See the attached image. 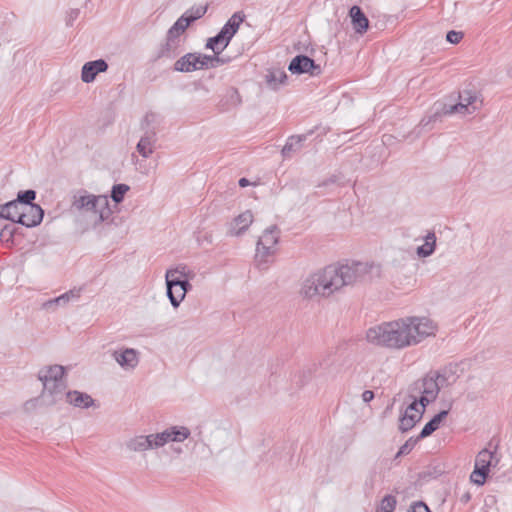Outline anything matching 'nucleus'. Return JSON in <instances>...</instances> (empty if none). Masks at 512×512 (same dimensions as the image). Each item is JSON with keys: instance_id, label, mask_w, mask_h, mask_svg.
Here are the masks:
<instances>
[{"instance_id": "nucleus-49", "label": "nucleus", "mask_w": 512, "mask_h": 512, "mask_svg": "<svg viewBox=\"0 0 512 512\" xmlns=\"http://www.w3.org/2000/svg\"><path fill=\"white\" fill-rule=\"evenodd\" d=\"M439 117V114L438 113H435L433 116H431L429 118V120L427 122L424 123V120L421 121V125L423 126H426L427 124H429L431 121H436L437 118Z\"/></svg>"}, {"instance_id": "nucleus-11", "label": "nucleus", "mask_w": 512, "mask_h": 512, "mask_svg": "<svg viewBox=\"0 0 512 512\" xmlns=\"http://www.w3.org/2000/svg\"><path fill=\"white\" fill-rule=\"evenodd\" d=\"M191 432L185 426H171L160 433H156L160 447L169 442H183L189 438Z\"/></svg>"}, {"instance_id": "nucleus-43", "label": "nucleus", "mask_w": 512, "mask_h": 512, "mask_svg": "<svg viewBox=\"0 0 512 512\" xmlns=\"http://www.w3.org/2000/svg\"><path fill=\"white\" fill-rule=\"evenodd\" d=\"M183 33L184 32H180V29L178 27L172 25L166 34V38L174 41H180L179 38Z\"/></svg>"}, {"instance_id": "nucleus-42", "label": "nucleus", "mask_w": 512, "mask_h": 512, "mask_svg": "<svg viewBox=\"0 0 512 512\" xmlns=\"http://www.w3.org/2000/svg\"><path fill=\"white\" fill-rule=\"evenodd\" d=\"M14 231H15V228L13 225H6L1 230L0 237L5 241L12 240V238L14 236Z\"/></svg>"}, {"instance_id": "nucleus-25", "label": "nucleus", "mask_w": 512, "mask_h": 512, "mask_svg": "<svg viewBox=\"0 0 512 512\" xmlns=\"http://www.w3.org/2000/svg\"><path fill=\"white\" fill-rule=\"evenodd\" d=\"M287 79L286 72L281 69L270 70L266 75V83L273 90L279 89L281 85L286 83Z\"/></svg>"}, {"instance_id": "nucleus-51", "label": "nucleus", "mask_w": 512, "mask_h": 512, "mask_svg": "<svg viewBox=\"0 0 512 512\" xmlns=\"http://www.w3.org/2000/svg\"><path fill=\"white\" fill-rule=\"evenodd\" d=\"M178 293H179V287L174 288V294H178Z\"/></svg>"}, {"instance_id": "nucleus-9", "label": "nucleus", "mask_w": 512, "mask_h": 512, "mask_svg": "<svg viewBox=\"0 0 512 512\" xmlns=\"http://www.w3.org/2000/svg\"><path fill=\"white\" fill-rule=\"evenodd\" d=\"M292 74L309 73L311 76H317L321 73V68L315 61L306 55L295 56L288 66Z\"/></svg>"}, {"instance_id": "nucleus-47", "label": "nucleus", "mask_w": 512, "mask_h": 512, "mask_svg": "<svg viewBox=\"0 0 512 512\" xmlns=\"http://www.w3.org/2000/svg\"><path fill=\"white\" fill-rule=\"evenodd\" d=\"M231 99L236 103V104H240L241 102V99H240V95L238 93V91L236 89H232L231 90Z\"/></svg>"}, {"instance_id": "nucleus-33", "label": "nucleus", "mask_w": 512, "mask_h": 512, "mask_svg": "<svg viewBox=\"0 0 512 512\" xmlns=\"http://www.w3.org/2000/svg\"><path fill=\"white\" fill-rule=\"evenodd\" d=\"M192 60L194 62L195 71L209 68V55L192 52Z\"/></svg>"}, {"instance_id": "nucleus-22", "label": "nucleus", "mask_w": 512, "mask_h": 512, "mask_svg": "<svg viewBox=\"0 0 512 512\" xmlns=\"http://www.w3.org/2000/svg\"><path fill=\"white\" fill-rule=\"evenodd\" d=\"M451 407L452 402L448 404L447 409L440 411L429 422H427L425 426L422 428L420 434L418 435V439H424L430 436L433 432H435L440 427L442 421L447 417Z\"/></svg>"}, {"instance_id": "nucleus-36", "label": "nucleus", "mask_w": 512, "mask_h": 512, "mask_svg": "<svg viewBox=\"0 0 512 512\" xmlns=\"http://www.w3.org/2000/svg\"><path fill=\"white\" fill-rule=\"evenodd\" d=\"M207 12V6H197L192 7L185 12L186 16L189 17L190 21L193 23L194 21L202 18Z\"/></svg>"}, {"instance_id": "nucleus-31", "label": "nucleus", "mask_w": 512, "mask_h": 512, "mask_svg": "<svg viewBox=\"0 0 512 512\" xmlns=\"http://www.w3.org/2000/svg\"><path fill=\"white\" fill-rule=\"evenodd\" d=\"M130 190V187L127 184H115L111 189V199L119 204L123 201L125 194Z\"/></svg>"}, {"instance_id": "nucleus-38", "label": "nucleus", "mask_w": 512, "mask_h": 512, "mask_svg": "<svg viewBox=\"0 0 512 512\" xmlns=\"http://www.w3.org/2000/svg\"><path fill=\"white\" fill-rule=\"evenodd\" d=\"M231 61L230 57L223 56L221 57L220 54H215L210 56L209 55V68H217L221 65L227 64Z\"/></svg>"}, {"instance_id": "nucleus-3", "label": "nucleus", "mask_w": 512, "mask_h": 512, "mask_svg": "<svg viewBox=\"0 0 512 512\" xmlns=\"http://www.w3.org/2000/svg\"><path fill=\"white\" fill-rule=\"evenodd\" d=\"M65 373V367L57 364L39 370L38 379L43 385L42 397L47 405H55L63 399L67 389Z\"/></svg>"}, {"instance_id": "nucleus-10", "label": "nucleus", "mask_w": 512, "mask_h": 512, "mask_svg": "<svg viewBox=\"0 0 512 512\" xmlns=\"http://www.w3.org/2000/svg\"><path fill=\"white\" fill-rule=\"evenodd\" d=\"M126 447L131 452H145L147 450L161 448L156 433L136 435L126 442Z\"/></svg>"}, {"instance_id": "nucleus-5", "label": "nucleus", "mask_w": 512, "mask_h": 512, "mask_svg": "<svg viewBox=\"0 0 512 512\" xmlns=\"http://www.w3.org/2000/svg\"><path fill=\"white\" fill-rule=\"evenodd\" d=\"M280 238V229L272 225L264 230L256 244L255 262L259 269H267L273 262Z\"/></svg>"}, {"instance_id": "nucleus-16", "label": "nucleus", "mask_w": 512, "mask_h": 512, "mask_svg": "<svg viewBox=\"0 0 512 512\" xmlns=\"http://www.w3.org/2000/svg\"><path fill=\"white\" fill-rule=\"evenodd\" d=\"M108 63L104 59H97L94 61L86 62L82 66L81 80L84 83H91L95 80L99 73H104L108 70Z\"/></svg>"}, {"instance_id": "nucleus-26", "label": "nucleus", "mask_w": 512, "mask_h": 512, "mask_svg": "<svg viewBox=\"0 0 512 512\" xmlns=\"http://www.w3.org/2000/svg\"><path fill=\"white\" fill-rule=\"evenodd\" d=\"M306 140V135L291 136L288 138L286 144L281 150V154L284 158L291 157L292 153L298 151L303 141Z\"/></svg>"}, {"instance_id": "nucleus-44", "label": "nucleus", "mask_w": 512, "mask_h": 512, "mask_svg": "<svg viewBox=\"0 0 512 512\" xmlns=\"http://www.w3.org/2000/svg\"><path fill=\"white\" fill-rule=\"evenodd\" d=\"M407 512H431L429 507L422 501L415 502Z\"/></svg>"}, {"instance_id": "nucleus-30", "label": "nucleus", "mask_w": 512, "mask_h": 512, "mask_svg": "<svg viewBox=\"0 0 512 512\" xmlns=\"http://www.w3.org/2000/svg\"><path fill=\"white\" fill-rule=\"evenodd\" d=\"M493 457L494 454L491 451L483 449L477 454L474 466L489 473Z\"/></svg>"}, {"instance_id": "nucleus-29", "label": "nucleus", "mask_w": 512, "mask_h": 512, "mask_svg": "<svg viewBox=\"0 0 512 512\" xmlns=\"http://www.w3.org/2000/svg\"><path fill=\"white\" fill-rule=\"evenodd\" d=\"M82 292V288H73L64 294L56 297L53 300H50L45 303V306L51 305V304H58V305H65L71 300H77L80 298Z\"/></svg>"}, {"instance_id": "nucleus-40", "label": "nucleus", "mask_w": 512, "mask_h": 512, "mask_svg": "<svg viewBox=\"0 0 512 512\" xmlns=\"http://www.w3.org/2000/svg\"><path fill=\"white\" fill-rule=\"evenodd\" d=\"M191 23L192 22L190 21L189 17L186 16V14L184 13L176 20V22L173 25L178 27L180 29V32H185V30L189 27Z\"/></svg>"}, {"instance_id": "nucleus-34", "label": "nucleus", "mask_w": 512, "mask_h": 512, "mask_svg": "<svg viewBox=\"0 0 512 512\" xmlns=\"http://www.w3.org/2000/svg\"><path fill=\"white\" fill-rule=\"evenodd\" d=\"M396 504L397 500L393 495H386L380 503L379 510L380 512H394Z\"/></svg>"}, {"instance_id": "nucleus-27", "label": "nucleus", "mask_w": 512, "mask_h": 512, "mask_svg": "<svg viewBox=\"0 0 512 512\" xmlns=\"http://www.w3.org/2000/svg\"><path fill=\"white\" fill-rule=\"evenodd\" d=\"M173 70L181 73H191L195 71L194 62L192 60V52L186 53L178 58L173 65Z\"/></svg>"}, {"instance_id": "nucleus-12", "label": "nucleus", "mask_w": 512, "mask_h": 512, "mask_svg": "<svg viewBox=\"0 0 512 512\" xmlns=\"http://www.w3.org/2000/svg\"><path fill=\"white\" fill-rule=\"evenodd\" d=\"M44 216V210L39 205H24L21 211L19 224L31 228L38 226Z\"/></svg>"}, {"instance_id": "nucleus-2", "label": "nucleus", "mask_w": 512, "mask_h": 512, "mask_svg": "<svg viewBox=\"0 0 512 512\" xmlns=\"http://www.w3.org/2000/svg\"><path fill=\"white\" fill-rule=\"evenodd\" d=\"M369 270L370 266L362 262L328 265L303 282L301 294L306 298L330 297L344 286L363 281Z\"/></svg>"}, {"instance_id": "nucleus-14", "label": "nucleus", "mask_w": 512, "mask_h": 512, "mask_svg": "<svg viewBox=\"0 0 512 512\" xmlns=\"http://www.w3.org/2000/svg\"><path fill=\"white\" fill-rule=\"evenodd\" d=\"M416 402H412L407 406L404 413L399 419V430L407 432L411 430L421 419L422 412L415 406Z\"/></svg>"}, {"instance_id": "nucleus-37", "label": "nucleus", "mask_w": 512, "mask_h": 512, "mask_svg": "<svg viewBox=\"0 0 512 512\" xmlns=\"http://www.w3.org/2000/svg\"><path fill=\"white\" fill-rule=\"evenodd\" d=\"M412 402H416V407L424 414L427 405L436 400V398H430L428 394H421L420 398L417 399L414 396H410Z\"/></svg>"}, {"instance_id": "nucleus-21", "label": "nucleus", "mask_w": 512, "mask_h": 512, "mask_svg": "<svg viewBox=\"0 0 512 512\" xmlns=\"http://www.w3.org/2000/svg\"><path fill=\"white\" fill-rule=\"evenodd\" d=\"M253 222V214L251 211L247 210L241 214H239L233 221L230 226L229 234L231 236H239L244 231L248 229V227Z\"/></svg>"}, {"instance_id": "nucleus-35", "label": "nucleus", "mask_w": 512, "mask_h": 512, "mask_svg": "<svg viewBox=\"0 0 512 512\" xmlns=\"http://www.w3.org/2000/svg\"><path fill=\"white\" fill-rule=\"evenodd\" d=\"M487 476H488V472H486L483 469L476 468L474 466V470L472 471V473L470 475V480L474 484L481 486L485 483Z\"/></svg>"}, {"instance_id": "nucleus-45", "label": "nucleus", "mask_w": 512, "mask_h": 512, "mask_svg": "<svg viewBox=\"0 0 512 512\" xmlns=\"http://www.w3.org/2000/svg\"><path fill=\"white\" fill-rule=\"evenodd\" d=\"M80 10L79 9H71L66 17V25L72 26L74 21L79 17Z\"/></svg>"}, {"instance_id": "nucleus-48", "label": "nucleus", "mask_w": 512, "mask_h": 512, "mask_svg": "<svg viewBox=\"0 0 512 512\" xmlns=\"http://www.w3.org/2000/svg\"><path fill=\"white\" fill-rule=\"evenodd\" d=\"M471 499V494L470 492L466 491L464 492L461 496H460V502L463 503V504H466L470 501Z\"/></svg>"}, {"instance_id": "nucleus-6", "label": "nucleus", "mask_w": 512, "mask_h": 512, "mask_svg": "<svg viewBox=\"0 0 512 512\" xmlns=\"http://www.w3.org/2000/svg\"><path fill=\"white\" fill-rule=\"evenodd\" d=\"M245 17L243 12H235L215 36L207 39L205 48L212 50L215 54H221L230 44Z\"/></svg>"}, {"instance_id": "nucleus-8", "label": "nucleus", "mask_w": 512, "mask_h": 512, "mask_svg": "<svg viewBox=\"0 0 512 512\" xmlns=\"http://www.w3.org/2000/svg\"><path fill=\"white\" fill-rule=\"evenodd\" d=\"M447 378L439 372H430L421 381L415 383V389L421 394H428L430 398H437L441 387L445 385Z\"/></svg>"}, {"instance_id": "nucleus-17", "label": "nucleus", "mask_w": 512, "mask_h": 512, "mask_svg": "<svg viewBox=\"0 0 512 512\" xmlns=\"http://www.w3.org/2000/svg\"><path fill=\"white\" fill-rule=\"evenodd\" d=\"M191 273V270L184 264H180L174 268L167 269L165 274L167 287L166 294H172V289L176 288V284L172 283L173 279L177 281L183 280L185 278H190Z\"/></svg>"}, {"instance_id": "nucleus-13", "label": "nucleus", "mask_w": 512, "mask_h": 512, "mask_svg": "<svg viewBox=\"0 0 512 512\" xmlns=\"http://www.w3.org/2000/svg\"><path fill=\"white\" fill-rule=\"evenodd\" d=\"M112 357L125 370H133L139 363V353L133 348L115 350Z\"/></svg>"}, {"instance_id": "nucleus-20", "label": "nucleus", "mask_w": 512, "mask_h": 512, "mask_svg": "<svg viewBox=\"0 0 512 512\" xmlns=\"http://www.w3.org/2000/svg\"><path fill=\"white\" fill-rule=\"evenodd\" d=\"M156 133L154 131H147L145 134L140 138L139 142L137 143L136 149L138 153L143 158H149L154 150L156 145Z\"/></svg>"}, {"instance_id": "nucleus-23", "label": "nucleus", "mask_w": 512, "mask_h": 512, "mask_svg": "<svg viewBox=\"0 0 512 512\" xmlns=\"http://www.w3.org/2000/svg\"><path fill=\"white\" fill-rule=\"evenodd\" d=\"M23 206L24 205L19 204L16 200L2 204L0 205V217L10 220L13 223H19Z\"/></svg>"}, {"instance_id": "nucleus-1", "label": "nucleus", "mask_w": 512, "mask_h": 512, "mask_svg": "<svg viewBox=\"0 0 512 512\" xmlns=\"http://www.w3.org/2000/svg\"><path fill=\"white\" fill-rule=\"evenodd\" d=\"M436 329V325L429 318L405 317L369 328L366 339L376 346L401 350L435 335Z\"/></svg>"}, {"instance_id": "nucleus-39", "label": "nucleus", "mask_w": 512, "mask_h": 512, "mask_svg": "<svg viewBox=\"0 0 512 512\" xmlns=\"http://www.w3.org/2000/svg\"><path fill=\"white\" fill-rule=\"evenodd\" d=\"M418 437L417 438H410L408 439L399 449L398 453H397V457L400 456V455H405V454H408L411 452V450L414 448V446L416 445L417 441H418Z\"/></svg>"}, {"instance_id": "nucleus-4", "label": "nucleus", "mask_w": 512, "mask_h": 512, "mask_svg": "<svg viewBox=\"0 0 512 512\" xmlns=\"http://www.w3.org/2000/svg\"><path fill=\"white\" fill-rule=\"evenodd\" d=\"M71 207L76 211L94 213L97 217L95 223L100 224L108 220L112 214L109 200L106 195H94L86 190L77 191L72 197Z\"/></svg>"}, {"instance_id": "nucleus-50", "label": "nucleus", "mask_w": 512, "mask_h": 512, "mask_svg": "<svg viewBox=\"0 0 512 512\" xmlns=\"http://www.w3.org/2000/svg\"><path fill=\"white\" fill-rule=\"evenodd\" d=\"M250 184L249 180L247 178H241L239 180V186L240 187H246Z\"/></svg>"}, {"instance_id": "nucleus-32", "label": "nucleus", "mask_w": 512, "mask_h": 512, "mask_svg": "<svg viewBox=\"0 0 512 512\" xmlns=\"http://www.w3.org/2000/svg\"><path fill=\"white\" fill-rule=\"evenodd\" d=\"M36 198V191L32 189H28L25 191H20L17 194V198L15 199L21 205H35L33 201Z\"/></svg>"}, {"instance_id": "nucleus-18", "label": "nucleus", "mask_w": 512, "mask_h": 512, "mask_svg": "<svg viewBox=\"0 0 512 512\" xmlns=\"http://www.w3.org/2000/svg\"><path fill=\"white\" fill-rule=\"evenodd\" d=\"M64 396L67 403L76 408L88 409L95 404L94 399L89 394L78 390L66 391Z\"/></svg>"}, {"instance_id": "nucleus-19", "label": "nucleus", "mask_w": 512, "mask_h": 512, "mask_svg": "<svg viewBox=\"0 0 512 512\" xmlns=\"http://www.w3.org/2000/svg\"><path fill=\"white\" fill-rule=\"evenodd\" d=\"M353 29L358 34H364L369 27V20L359 6H352L349 11Z\"/></svg>"}, {"instance_id": "nucleus-15", "label": "nucleus", "mask_w": 512, "mask_h": 512, "mask_svg": "<svg viewBox=\"0 0 512 512\" xmlns=\"http://www.w3.org/2000/svg\"><path fill=\"white\" fill-rule=\"evenodd\" d=\"M180 54V41L170 40L165 38V41L161 43L156 50L152 62H157L159 60H173Z\"/></svg>"}, {"instance_id": "nucleus-7", "label": "nucleus", "mask_w": 512, "mask_h": 512, "mask_svg": "<svg viewBox=\"0 0 512 512\" xmlns=\"http://www.w3.org/2000/svg\"><path fill=\"white\" fill-rule=\"evenodd\" d=\"M482 101H478L476 93L465 90L459 94V102L454 105L444 106L442 114L452 115L459 114H472L480 108Z\"/></svg>"}, {"instance_id": "nucleus-46", "label": "nucleus", "mask_w": 512, "mask_h": 512, "mask_svg": "<svg viewBox=\"0 0 512 512\" xmlns=\"http://www.w3.org/2000/svg\"><path fill=\"white\" fill-rule=\"evenodd\" d=\"M374 398V393L373 391L371 390H365L363 393H362V400L365 402V403H368L370 401H372V399Z\"/></svg>"}, {"instance_id": "nucleus-24", "label": "nucleus", "mask_w": 512, "mask_h": 512, "mask_svg": "<svg viewBox=\"0 0 512 512\" xmlns=\"http://www.w3.org/2000/svg\"><path fill=\"white\" fill-rule=\"evenodd\" d=\"M176 287H179V293L174 294V289H172V294H167V297L174 308H177L180 303L184 300L186 293L192 288L189 278H185L183 280H172Z\"/></svg>"}, {"instance_id": "nucleus-41", "label": "nucleus", "mask_w": 512, "mask_h": 512, "mask_svg": "<svg viewBox=\"0 0 512 512\" xmlns=\"http://www.w3.org/2000/svg\"><path fill=\"white\" fill-rule=\"evenodd\" d=\"M463 38V33L451 30L446 35V40L451 44H458Z\"/></svg>"}, {"instance_id": "nucleus-28", "label": "nucleus", "mask_w": 512, "mask_h": 512, "mask_svg": "<svg viewBox=\"0 0 512 512\" xmlns=\"http://www.w3.org/2000/svg\"><path fill=\"white\" fill-rule=\"evenodd\" d=\"M425 243L417 248V255L422 258L432 255L436 248V235L434 232H428L424 238Z\"/></svg>"}]
</instances>
